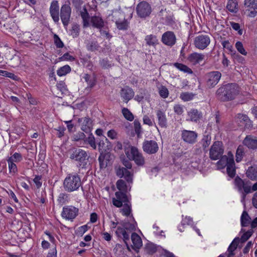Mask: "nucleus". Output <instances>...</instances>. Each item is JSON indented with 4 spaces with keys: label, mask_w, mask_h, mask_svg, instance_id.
Returning <instances> with one entry per match:
<instances>
[{
    "label": "nucleus",
    "mask_w": 257,
    "mask_h": 257,
    "mask_svg": "<svg viewBox=\"0 0 257 257\" xmlns=\"http://www.w3.org/2000/svg\"><path fill=\"white\" fill-rule=\"evenodd\" d=\"M210 43V39L209 36L200 35L195 37L194 44L197 48L203 50L209 45Z\"/></svg>",
    "instance_id": "obj_13"
},
{
    "label": "nucleus",
    "mask_w": 257,
    "mask_h": 257,
    "mask_svg": "<svg viewBox=\"0 0 257 257\" xmlns=\"http://www.w3.org/2000/svg\"><path fill=\"white\" fill-rule=\"evenodd\" d=\"M122 113L127 120L132 121L134 119V115L127 108H123L122 109Z\"/></svg>",
    "instance_id": "obj_50"
},
{
    "label": "nucleus",
    "mask_w": 257,
    "mask_h": 257,
    "mask_svg": "<svg viewBox=\"0 0 257 257\" xmlns=\"http://www.w3.org/2000/svg\"><path fill=\"white\" fill-rule=\"evenodd\" d=\"M122 164L125 168H119L116 170V175L120 177H123L128 183L133 182V174L127 170V169H131L132 167V163L130 160L123 159L122 161Z\"/></svg>",
    "instance_id": "obj_7"
},
{
    "label": "nucleus",
    "mask_w": 257,
    "mask_h": 257,
    "mask_svg": "<svg viewBox=\"0 0 257 257\" xmlns=\"http://www.w3.org/2000/svg\"><path fill=\"white\" fill-rule=\"evenodd\" d=\"M244 155V148L242 146L239 145L236 151V161L238 163L240 162Z\"/></svg>",
    "instance_id": "obj_44"
},
{
    "label": "nucleus",
    "mask_w": 257,
    "mask_h": 257,
    "mask_svg": "<svg viewBox=\"0 0 257 257\" xmlns=\"http://www.w3.org/2000/svg\"><path fill=\"white\" fill-rule=\"evenodd\" d=\"M86 136L84 133L79 132L74 134L72 137V140L75 142H81L80 145H84L86 144Z\"/></svg>",
    "instance_id": "obj_36"
},
{
    "label": "nucleus",
    "mask_w": 257,
    "mask_h": 257,
    "mask_svg": "<svg viewBox=\"0 0 257 257\" xmlns=\"http://www.w3.org/2000/svg\"><path fill=\"white\" fill-rule=\"evenodd\" d=\"M117 188L120 191H125L126 189V185L123 180H118L116 182Z\"/></svg>",
    "instance_id": "obj_60"
},
{
    "label": "nucleus",
    "mask_w": 257,
    "mask_h": 257,
    "mask_svg": "<svg viewBox=\"0 0 257 257\" xmlns=\"http://www.w3.org/2000/svg\"><path fill=\"white\" fill-rule=\"evenodd\" d=\"M237 4L235 0H229L226 6V8L230 12H235L237 9Z\"/></svg>",
    "instance_id": "obj_48"
},
{
    "label": "nucleus",
    "mask_w": 257,
    "mask_h": 257,
    "mask_svg": "<svg viewBox=\"0 0 257 257\" xmlns=\"http://www.w3.org/2000/svg\"><path fill=\"white\" fill-rule=\"evenodd\" d=\"M80 28L78 24H74L72 25V28L70 30L71 35L73 38H76L79 34Z\"/></svg>",
    "instance_id": "obj_53"
},
{
    "label": "nucleus",
    "mask_w": 257,
    "mask_h": 257,
    "mask_svg": "<svg viewBox=\"0 0 257 257\" xmlns=\"http://www.w3.org/2000/svg\"><path fill=\"white\" fill-rule=\"evenodd\" d=\"M239 242V238L236 237L231 242L227 248V257H232L235 255L234 251L237 247Z\"/></svg>",
    "instance_id": "obj_28"
},
{
    "label": "nucleus",
    "mask_w": 257,
    "mask_h": 257,
    "mask_svg": "<svg viewBox=\"0 0 257 257\" xmlns=\"http://www.w3.org/2000/svg\"><path fill=\"white\" fill-rule=\"evenodd\" d=\"M121 226L117 227L115 233L119 237H122L127 248H129L127 241L130 240V232L135 230V225L133 223L124 221L120 223Z\"/></svg>",
    "instance_id": "obj_5"
},
{
    "label": "nucleus",
    "mask_w": 257,
    "mask_h": 257,
    "mask_svg": "<svg viewBox=\"0 0 257 257\" xmlns=\"http://www.w3.org/2000/svg\"><path fill=\"white\" fill-rule=\"evenodd\" d=\"M136 12L139 18L146 19L150 17L152 12V9L149 3L146 1H142L137 5Z\"/></svg>",
    "instance_id": "obj_8"
},
{
    "label": "nucleus",
    "mask_w": 257,
    "mask_h": 257,
    "mask_svg": "<svg viewBox=\"0 0 257 257\" xmlns=\"http://www.w3.org/2000/svg\"><path fill=\"white\" fill-rule=\"evenodd\" d=\"M79 210L73 206H65L63 208L62 216L67 220H73L78 214Z\"/></svg>",
    "instance_id": "obj_12"
},
{
    "label": "nucleus",
    "mask_w": 257,
    "mask_h": 257,
    "mask_svg": "<svg viewBox=\"0 0 257 257\" xmlns=\"http://www.w3.org/2000/svg\"><path fill=\"white\" fill-rule=\"evenodd\" d=\"M99 46L97 41H91L87 45V48L89 51H95L98 50Z\"/></svg>",
    "instance_id": "obj_52"
},
{
    "label": "nucleus",
    "mask_w": 257,
    "mask_h": 257,
    "mask_svg": "<svg viewBox=\"0 0 257 257\" xmlns=\"http://www.w3.org/2000/svg\"><path fill=\"white\" fill-rule=\"evenodd\" d=\"M67 198L68 196L67 194H66L65 193H61L59 194L58 196V201L59 202V203L63 204L65 203Z\"/></svg>",
    "instance_id": "obj_63"
},
{
    "label": "nucleus",
    "mask_w": 257,
    "mask_h": 257,
    "mask_svg": "<svg viewBox=\"0 0 257 257\" xmlns=\"http://www.w3.org/2000/svg\"><path fill=\"white\" fill-rule=\"evenodd\" d=\"M110 155L108 154H100L98 157L99 167L101 169H105L109 163Z\"/></svg>",
    "instance_id": "obj_31"
},
{
    "label": "nucleus",
    "mask_w": 257,
    "mask_h": 257,
    "mask_svg": "<svg viewBox=\"0 0 257 257\" xmlns=\"http://www.w3.org/2000/svg\"><path fill=\"white\" fill-rule=\"evenodd\" d=\"M194 94L192 93L183 92L180 94V98L184 101H188L193 99Z\"/></svg>",
    "instance_id": "obj_54"
},
{
    "label": "nucleus",
    "mask_w": 257,
    "mask_h": 257,
    "mask_svg": "<svg viewBox=\"0 0 257 257\" xmlns=\"http://www.w3.org/2000/svg\"><path fill=\"white\" fill-rule=\"evenodd\" d=\"M134 94L133 90L128 87L122 88L120 91V96L126 102L131 100L134 97Z\"/></svg>",
    "instance_id": "obj_25"
},
{
    "label": "nucleus",
    "mask_w": 257,
    "mask_h": 257,
    "mask_svg": "<svg viewBox=\"0 0 257 257\" xmlns=\"http://www.w3.org/2000/svg\"><path fill=\"white\" fill-rule=\"evenodd\" d=\"M50 15L55 23H58L59 21V6L58 2L56 0L53 1L50 5L49 9Z\"/></svg>",
    "instance_id": "obj_19"
},
{
    "label": "nucleus",
    "mask_w": 257,
    "mask_h": 257,
    "mask_svg": "<svg viewBox=\"0 0 257 257\" xmlns=\"http://www.w3.org/2000/svg\"><path fill=\"white\" fill-rule=\"evenodd\" d=\"M161 41L168 46L172 47L176 42V37L174 33L172 31H167L162 36Z\"/></svg>",
    "instance_id": "obj_16"
},
{
    "label": "nucleus",
    "mask_w": 257,
    "mask_h": 257,
    "mask_svg": "<svg viewBox=\"0 0 257 257\" xmlns=\"http://www.w3.org/2000/svg\"><path fill=\"white\" fill-rule=\"evenodd\" d=\"M211 136L208 134H204L203 138L200 142L203 150L205 151L206 149L210 145L211 143Z\"/></svg>",
    "instance_id": "obj_40"
},
{
    "label": "nucleus",
    "mask_w": 257,
    "mask_h": 257,
    "mask_svg": "<svg viewBox=\"0 0 257 257\" xmlns=\"http://www.w3.org/2000/svg\"><path fill=\"white\" fill-rule=\"evenodd\" d=\"M205 55L203 54L194 52L189 55L188 60L192 64L195 65L202 62L205 59Z\"/></svg>",
    "instance_id": "obj_23"
},
{
    "label": "nucleus",
    "mask_w": 257,
    "mask_h": 257,
    "mask_svg": "<svg viewBox=\"0 0 257 257\" xmlns=\"http://www.w3.org/2000/svg\"><path fill=\"white\" fill-rule=\"evenodd\" d=\"M117 28L119 30H126L128 28L129 22L127 20L124 19L123 20H117L115 22Z\"/></svg>",
    "instance_id": "obj_41"
},
{
    "label": "nucleus",
    "mask_w": 257,
    "mask_h": 257,
    "mask_svg": "<svg viewBox=\"0 0 257 257\" xmlns=\"http://www.w3.org/2000/svg\"><path fill=\"white\" fill-rule=\"evenodd\" d=\"M251 218L246 211H244L241 216V225L242 227H246L250 224Z\"/></svg>",
    "instance_id": "obj_37"
},
{
    "label": "nucleus",
    "mask_w": 257,
    "mask_h": 257,
    "mask_svg": "<svg viewBox=\"0 0 257 257\" xmlns=\"http://www.w3.org/2000/svg\"><path fill=\"white\" fill-rule=\"evenodd\" d=\"M230 24L232 28L234 30L237 31L238 34L239 35H241L242 34L243 31L242 29H240L239 24L233 22H230Z\"/></svg>",
    "instance_id": "obj_59"
},
{
    "label": "nucleus",
    "mask_w": 257,
    "mask_h": 257,
    "mask_svg": "<svg viewBox=\"0 0 257 257\" xmlns=\"http://www.w3.org/2000/svg\"><path fill=\"white\" fill-rule=\"evenodd\" d=\"M85 140L86 143L87 142L93 149H96L95 138L92 134H90L87 138H86Z\"/></svg>",
    "instance_id": "obj_57"
},
{
    "label": "nucleus",
    "mask_w": 257,
    "mask_h": 257,
    "mask_svg": "<svg viewBox=\"0 0 257 257\" xmlns=\"http://www.w3.org/2000/svg\"><path fill=\"white\" fill-rule=\"evenodd\" d=\"M99 64L101 68L104 69H108L114 65L112 62L109 61L107 58L100 59Z\"/></svg>",
    "instance_id": "obj_42"
},
{
    "label": "nucleus",
    "mask_w": 257,
    "mask_h": 257,
    "mask_svg": "<svg viewBox=\"0 0 257 257\" xmlns=\"http://www.w3.org/2000/svg\"><path fill=\"white\" fill-rule=\"evenodd\" d=\"M188 116L191 121L198 122L203 118V113L196 108H191L187 112Z\"/></svg>",
    "instance_id": "obj_22"
},
{
    "label": "nucleus",
    "mask_w": 257,
    "mask_h": 257,
    "mask_svg": "<svg viewBox=\"0 0 257 257\" xmlns=\"http://www.w3.org/2000/svg\"><path fill=\"white\" fill-rule=\"evenodd\" d=\"M115 197L112 198V203L116 207H120L123 203H127L128 200L125 193L117 191L115 193Z\"/></svg>",
    "instance_id": "obj_17"
},
{
    "label": "nucleus",
    "mask_w": 257,
    "mask_h": 257,
    "mask_svg": "<svg viewBox=\"0 0 257 257\" xmlns=\"http://www.w3.org/2000/svg\"><path fill=\"white\" fill-rule=\"evenodd\" d=\"M197 136V134L194 131L184 130L181 132L182 139L185 142L188 144H193L195 143Z\"/></svg>",
    "instance_id": "obj_18"
},
{
    "label": "nucleus",
    "mask_w": 257,
    "mask_h": 257,
    "mask_svg": "<svg viewBox=\"0 0 257 257\" xmlns=\"http://www.w3.org/2000/svg\"><path fill=\"white\" fill-rule=\"evenodd\" d=\"M134 124L135 133L137 134L138 138H140L142 133L141 123L138 120L135 119L134 122Z\"/></svg>",
    "instance_id": "obj_49"
},
{
    "label": "nucleus",
    "mask_w": 257,
    "mask_h": 257,
    "mask_svg": "<svg viewBox=\"0 0 257 257\" xmlns=\"http://www.w3.org/2000/svg\"><path fill=\"white\" fill-rule=\"evenodd\" d=\"M144 249L147 254L152 255L157 251V247L155 244L149 242L145 245Z\"/></svg>",
    "instance_id": "obj_39"
},
{
    "label": "nucleus",
    "mask_w": 257,
    "mask_h": 257,
    "mask_svg": "<svg viewBox=\"0 0 257 257\" xmlns=\"http://www.w3.org/2000/svg\"><path fill=\"white\" fill-rule=\"evenodd\" d=\"M223 152L222 143L220 141H215L210 149L209 157L212 160H218L222 156Z\"/></svg>",
    "instance_id": "obj_9"
},
{
    "label": "nucleus",
    "mask_w": 257,
    "mask_h": 257,
    "mask_svg": "<svg viewBox=\"0 0 257 257\" xmlns=\"http://www.w3.org/2000/svg\"><path fill=\"white\" fill-rule=\"evenodd\" d=\"M145 40L146 44L150 46L155 47L159 43L157 37L152 34L146 36Z\"/></svg>",
    "instance_id": "obj_34"
},
{
    "label": "nucleus",
    "mask_w": 257,
    "mask_h": 257,
    "mask_svg": "<svg viewBox=\"0 0 257 257\" xmlns=\"http://www.w3.org/2000/svg\"><path fill=\"white\" fill-rule=\"evenodd\" d=\"M124 152L127 157L134 160L138 166H142L145 164V158L136 147L128 146L124 148Z\"/></svg>",
    "instance_id": "obj_6"
},
{
    "label": "nucleus",
    "mask_w": 257,
    "mask_h": 257,
    "mask_svg": "<svg viewBox=\"0 0 257 257\" xmlns=\"http://www.w3.org/2000/svg\"><path fill=\"white\" fill-rule=\"evenodd\" d=\"M231 159L226 156L221 157L220 159L217 162V165L219 169H223L228 165L229 161Z\"/></svg>",
    "instance_id": "obj_43"
},
{
    "label": "nucleus",
    "mask_w": 257,
    "mask_h": 257,
    "mask_svg": "<svg viewBox=\"0 0 257 257\" xmlns=\"http://www.w3.org/2000/svg\"><path fill=\"white\" fill-rule=\"evenodd\" d=\"M83 78L88 84L86 89H91L95 85L96 80L94 77L91 76L88 74H85Z\"/></svg>",
    "instance_id": "obj_35"
},
{
    "label": "nucleus",
    "mask_w": 257,
    "mask_h": 257,
    "mask_svg": "<svg viewBox=\"0 0 257 257\" xmlns=\"http://www.w3.org/2000/svg\"><path fill=\"white\" fill-rule=\"evenodd\" d=\"M70 158L78 163L77 166L82 169L87 168L89 156L87 152L80 148H74L72 150Z\"/></svg>",
    "instance_id": "obj_4"
},
{
    "label": "nucleus",
    "mask_w": 257,
    "mask_h": 257,
    "mask_svg": "<svg viewBox=\"0 0 257 257\" xmlns=\"http://www.w3.org/2000/svg\"><path fill=\"white\" fill-rule=\"evenodd\" d=\"M221 76V72L218 71H211L206 73L205 77L207 86L209 88L214 87L219 82Z\"/></svg>",
    "instance_id": "obj_11"
},
{
    "label": "nucleus",
    "mask_w": 257,
    "mask_h": 257,
    "mask_svg": "<svg viewBox=\"0 0 257 257\" xmlns=\"http://www.w3.org/2000/svg\"><path fill=\"white\" fill-rule=\"evenodd\" d=\"M243 144L248 149H257V138L251 135H248L243 140Z\"/></svg>",
    "instance_id": "obj_24"
},
{
    "label": "nucleus",
    "mask_w": 257,
    "mask_h": 257,
    "mask_svg": "<svg viewBox=\"0 0 257 257\" xmlns=\"http://www.w3.org/2000/svg\"><path fill=\"white\" fill-rule=\"evenodd\" d=\"M226 171L228 175L231 178H233L235 177L236 174V170L235 163L232 155H231V159L229 160L228 165L226 167Z\"/></svg>",
    "instance_id": "obj_30"
},
{
    "label": "nucleus",
    "mask_w": 257,
    "mask_h": 257,
    "mask_svg": "<svg viewBox=\"0 0 257 257\" xmlns=\"http://www.w3.org/2000/svg\"><path fill=\"white\" fill-rule=\"evenodd\" d=\"M80 15L83 20V26L84 28L89 26L90 17L86 7L84 6L80 12Z\"/></svg>",
    "instance_id": "obj_32"
},
{
    "label": "nucleus",
    "mask_w": 257,
    "mask_h": 257,
    "mask_svg": "<svg viewBox=\"0 0 257 257\" xmlns=\"http://www.w3.org/2000/svg\"><path fill=\"white\" fill-rule=\"evenodd\" d=\"M8 159L14 162H19L22 160L23 157L20 153H15L13 155Z\"/></svg>",
    "instance_id": "obj_58"
},
{
    "label": "nucleus",
    "mask_w": 257,
    "mask_h": 257,
    "mask_svg": "<svg viewBox=\"0 0 257 257\" xmlns=\"http://www.w3.org/2000/svg\"><path fill=\"white\" fill-rule=\"evenodd\" d=\"M88 229V226L87 224L81 226L75 230V234L77 236H82Z\"/></svg>",
    "instance_id": "obj_51"
},
{
    "label": "nucleus",
    "mask_w": 257,
    "mask_h": 257,
    "mask_svg": "<svg viewBox=\"0 0 257 257\" xmlns=\"http://www.w3.org/2000/svg\"><path fill=\"white\" fill-rule=\"evenodd\" d=\"M81 185L80 177L77 173L69 174L63 182L64 188L68 192L78 190Z\"/></svg>",
    "instance_id": "obj_3"
},
{
    "label": "nucleus",
    "mask_w": 257,
    "mask_h": 257,
    "mask_svg": "<svg viewBox=\"0 0 257 257\" xmlns=\"http://www.w3.org/2000/svg\"><path fill=\"white\" fill-rule=\"evenodd\" d=\"M234 185L241 194V202L245 204L246 195L251 192V183L249 181L243 180L237 176L234 180Z\"/></svg>",
    "instance_id": "obj_2"
},
{
    "label": "nucleus",
    "mask_w": 257,
    "mask_h": 257,
    "mask_svg": "<svg viewBox=\"0 0 257 257\" xmlns=\"http://www.w3.org/2000/svg\"><path fill=\"white\" fill-rule=\"evenodd\" d=\"M90 22L94 28L101 29L104 26V22L101 17L94 16L90 18Z\"/></svg>",
    "instance_id": "obj_29"
},
{
    "label": "nucleus",
    "mask_w": 257,
    "mask_h": 257,
    "mask_svg": "<svg viewBox=\"0 0 257 257\" xmlns=\"http://www.w3.org/2000/svg\"><path fill=\"white\" fill-rule=\"evenodd\" d=\"M246 176L251 180L257 179V166L249 167L246 173Z\"/></svg>",
    "instance_id": "obj_33"
},
{
    "label": "nucleus",
    "mask_w": 257,
    "mask_h": 257,
    "mask_svg": "<svg viewBox=\"0 0 257 257\" xmlns=\"http://www.w3.org/2000/svg\"><path fill=\"white\" fill-rule=\"evenodd\" d=\"M122 211L123 215L126 216H128L131 211V205H128L127 203H124L123 208L122 209Z\"/></svg>",
    "instance_id": "obj_62"
},
{
    "label": "nucleus",
    "mask_w": 257,
    "mask_h": 257,
    "mask_svg": "<svg viewBox=\"0 0 257 257\" xmlns=\"http://www.w3.org/2000/svg\"><path fill=\"white\" fill-rule=\"evenodd\" d=\"M238 86L235 83H228L223 85L216 91V96L218 99L227 101L233 99L238 94Z\"/></svg>",
    "instance_id": "obj_1"
},
{
    "label": "nucleus",
    "mask_w": 257,
    "mask_h": 257,
    "mask_svg": "<svg viewBox=\"0 0 257 257\" xmlns=\"http://www.w3.org/2000/svg\"><path fill=\"white\" fill-rule=\"evenodd\" d=\"M8 163L10 173L13 174L16 173L18 171V169L16 165L14 163V162H13L8 159Z\"/></svg>",
    "instance_id": "obj_55"
},
{
    "label": "nucleus",
    "mask_w": 257,
    "mask_h": 257,
    "mask_svg": "<svg viewBox=\"0 0 257 257\" xmlns=\"http://www.w3.org/2000/svg\"><path fill=\"white\" fill-rule=\"evenodd\" d=\"M174 65L177 69L184 72L187 73L188 74H192L193 73L192 70L190 68L183 64L175 63Z\"/></svg>",
    "instance_id": "obj_46"
},
{
    "label": "nucleus",
    "mask_w": 257,
    "mask_h": 257,
    "mask_svg": "<svg viewBox=\"0 0 257 257\" xmlns=\"http://www.w3.org/2000/svg\"><path fill=\"white\" fill-rule=\"evenodd\" d=\"M131 239L133 245L132 247L135 249H139L143 245L142 240L141 237L136 232L132 233L131 235Z\"/></svg>",
    "instance_id": "obj_27"
},
{
    "label": "nucleus",
    "mask_w": 257,
    "mask_h": 257,
    "mask_svg": "<svg viewBox=\"0 0 257 257\" xmlns=\"http://www.w3.org/2000/svg\"><path fill=\"white\" fill-rule=\"evenodd\" d=\"M71 15V8L70 6V3H65L63 5L60 9L59 16L62 24L65 28H67L70 23V19Z\"/></svg>",
    "instance_id": "obj_10"
},
{
    "label": "nucleus",
    "mask_w": 257,
    "mask_h": 257,
    "mask_svg": "<svg viewBox=\"0 0 257 257\" xmlns=\"http://www.w3.org/2000/svg\"><path fill=\"white\" fill-rule=\"evenodd\" d=\"M143 149L147 154H154L158 152L159 146L155 141L145 140L143 143Z\"/></svg>",
    "instance_id": "obj_15"
},
{
    "label": "nucleus",
    "mask_w": 257,
    "mask_h": 257,
    "mask_svg": "<svg viewBox=\"0 0 257 257\" xmlns=\"http://www.w3.org/2000/svg\"><path fill=\"white\" fill-rule=\"evenodd\" d=\"M235 48L237 51L242 55L246 56L247 52L244 49L242 43L240 41H237L235 43Z\"/></svg>",
    "instance_id": "obj_56"
},
{
    "label": "nucleus",
    "mask_w": 257,
    "mask_h": 257,
    "mask_svg": "<svg viewBox=\"0 0 257 257\" xmlns=\"http://www.w3.org/2000/svg\"><path fill=\"white\" fill-rule=\"evenodd\" d=\"M240 232H243L244 233L239 238V241L241 243H244L251 237L254 231L252 229H250L247 231H245V230L242 228Z\"/></svg>",
    "instance_id": "obj_38"
},
{
    "label": "nucleus",
    "mask_w": 257,
    "mask_h": 257,
    "mask_svg": "<svg viewBox=\"0 0 257 257\" xmlns=\"http://www.w3.org/2000/svg\"><path fill=\"white\" fill-rule=\"evenodd\" d=\"M54 43L57 48H62L64 47V44L63 42L61 40L60 38L57 35L55 34L54 35Z\"/></svg>",
    "instance_id": "obj_61"
},
{
    "label": "nucleus",
    "mask_w": 257,
    "mask_h": 257,
    "mask_svg": "<svg viewBox=\"0 0 257 257\" xmlns=\"http://www.w3.org/2000/svg\"><path fill=\"white\" fill-rule=\"evenodd\" d=\"M71 70V67L68 65H66L60 67L57 71V74L59 76H62L69 73Z\"/></svg>",
    "instance_id": "obj_45"
},
{
    "label": "nucleus",
    "mask_w": 257,
    "mask_h": 257,
    "mask_svg": "<svg viewBox=\"0 0 257 257\" xmlns=\"http://www.w3.org/2000/svg\"><path fill=\"white\" fill-rule=\"evenodd\" d=\"M156 115L160 126L166 128L167 127V119L165 112L161 110H158L156 112Z\"/></svg>",
    "instance_id": "obj_26"
},
{
    "label": "nucleus",
    "mask_w": 257,
    "mask_h": 257,
    "mask_svg": "<svg viewBox=\"0 0 257 257\" xmlns=\"http://www.w3.org/2000/svg\"><path fill=\"white\" fill-rule=\"evenodd\" d=\"M59 59L60 61L70 60L71 61H73L75 60V58L73 56L70 55L68 52L65 53Z\"/></svg>",
    "instance_id": "obj_64"
},
{
    "label": "nucleus",
    "mask_w": 257,
    "mask_h": 257,
    "mask_svg": "<svg viewBox=\"0 0 257 257\" xmlns=\"http://www.w3.org/2000/svg\"><path fill=\"white\" fill-rule=\"evenodd\" d=\"M159 94L160 96L163 98H166L169 96V90L168 88L163 85H161L158 87Z\"/></svg>",
    "instance_id": "obj_47"
},
{
    "label": "nucleus",
    "mask_w": 257,
    "mask_h": 257,
    "mask_svg": "<svg viewBox=\"0 0 257 257\" xmlns=\"http://www.w3.org/2000/svg\"><path fill=\"white\" fill-rule=\"evenodd\" d=\"M78 122L81 124V129L86 133H89L92 129V121L88 117L79 118Z\"/></svg>",
    "instance_id": "obj_21"
},
{
    "label": "nucleus",
    "mask_w": 257,
    "mask_h": 257,
    "mask_svg": "<svg viewBox=\"0 0 257 257\" xmlns=\"http://www.w3.org/2000/svg\"><path fill=\"white\" fill-rule=\"evenodd\" d=\"M234 120L238 125H244V127L247 128H249L252 125L250 119L246 114L238 113L234 117Z\"/></svg>",
    "instance_id": "obj_20"
},
{
    "label": "nucleus",
    "mask_w": 257,
    "mask_h": 257,
    "mask_svg": "<svg viewBox=\"0 0 257 257\" xmlns=\"http://www.w3.org/2000/svg\"><path fill=\"white\" fill-rule=\"evenodd\" d=\"M244 7L248 17L253 18L256 15L257 0H244Z\"/></svg>",
    "instance_id": "obj_14"
}]
</instances>
